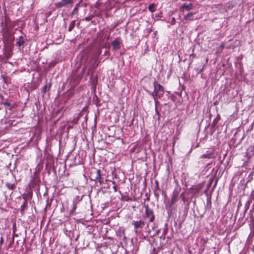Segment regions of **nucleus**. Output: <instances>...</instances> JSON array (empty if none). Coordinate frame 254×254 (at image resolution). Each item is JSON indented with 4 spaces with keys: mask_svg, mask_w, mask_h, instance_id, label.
<instances>
[{
    "mask_svg": "<svg viewBox=\"0 0 254 254\" xmlns=\"http://www.w3.org/2000/svg\"><path fill=\"white\" fill-rule=\"evenodd\" d=\"M74 1V0H61L55 3V6L58 8H61L65 6H71Z\"/></svg>",
    "mask_w": 254,
    "mask_h": 254,
    "instance_id": "f257e3e1",
    "label": "nucleus"
},
{
    "mask_svg": "<svg viewBox=\"0 0 254 254\" xmlns=\"http://www.w3.org/2000/svg\"><path fill=\"white\" fill-rule=\"evenodd\" d=\"M193 8V5L191 3L189 4L184 3L183 4L180 8V10L182 13H184L185 11H190Z\"/></svg>",
    "mask_w": 254,
    "mask_h": 254,
    "instance_id": "f03ea898",
    "label": "nucleus"
},
{
    "mask_svg": "<svg viewBox=\"0 0 254 254\" xmlns=\"http://www.w3.org/2000/svg\"><path fill=\"white\" fill-rule=\"evenodd\" d=\"M132 224L134 226L135 233H137V229L139 228H142L144 225V222L142 220H139L133 221Z\"/></svg>",
    "mask_w": 254,
    "mask_h": 254,
    "instance_id": "7ed1b4c3",
    "label": "nucleus"
},
{
    "mask_svg": "<svg viewBox=\"0 0 254 254\" xmlns=\"http://www.w3.org/2000/svg\"><path fill=\"white\" fill-rule=\"evenodd\" d=\"M154 92H155V95H157L159 92H161L162 94L164 92V88L160 84L156 83L155 81L154 82Z\"/></svg>",
    "mask_w": 254,
    "mask_h": 254,
    "instance_id": "20e7f679",
    "label": "nucleus"
},
{
    "mask_svg": "<svg viewBox=\"0 0 254 254\" xmlns=\"http://www.w3.org/2000/svg\"><path fill=\"white\" fill-rule=\"evenodd\" d=\"M112 45L113 46V50L114 51H117L120 49L121 48V40L120 38H116L113 42L112 43Z\"/></svg>",
    "mask_w": 254,
    "mask_h": 254,
    "instance_id": "39448f33",
    "label": "nucleus"
},
{
    "mask_svg": "<svg viewBox=\"0 0 254 254\" xmlns=\"http://www.w3.org/2000/svg\"><path fill=\"white\" fill-rule=\"evenodd\" d=\"M145 214L147 215V216L148 218H149L150 222H153L154 219V216L153 215V211H152V210L148 208V206L146 207Z\"/></svg>",
    "mask_w": 254,
    "mask_h": 254,
    "instance_id": "423d86ee",
    "label": "nucleus"
},
{
    "mask_svg": "<svg viewBox=\"0 0 254 254\" xmlns=\"http://www.w3.org/2000/svg\"><path fill=\"white\" fill-rule=\"evenodd\" d=\"M195 12H190L188 13L186 15H185L184 17V19L185 20V22H188L190 21H192L194 20V15L195 14Z\"/></svg>",
    "mask_w": 254,
    "mask_h": 254,
    "instance_id": "0eeeda50",
    "label": "nucleus"
},
{
    "mask_svg": "<svg viewBox=\"0 0 254 254\" xmlns=\"http://www.w3.org/2000/svg\"><path fill=\"white\" fill-rule=\"evenodd\" d=\"M95 177L94 179V180L98 181L100 184H101L103 181L102 179L101 175V171L100 170H97L95 171Z\"/></svg>",
    "mask_w": 254,
    "mask_h": 254,
    "instance_id": "6e6552de",
    "label": "nucleus"
},
{
    "mask_svg": "<svg viewBox=\"0 0 254 254\" xmlns=\"http://www.w3.org/2000/svg\"><path fill=\"white\" fill-rule=\"evenodd\" d=\"M24 43V38L22 36H21L19 37V39L16 43V45H17L19 47H21L23 45Z\"/></svg>",
    "mask_w": 254,
    "mask_h": 254,
    "instance_id": "1a4fd4ad",
    "label": "nucleus"
},
{
    "mask_svg": "<svg viewBox=\"0 0 254 254\" xmlns=\"http://www.w3.org/2000/svg\"><path fill=\"white\" fill-rule=\"evenodd\" d=\"M212 153H207L206 154H202L201 156V158H211L212 157Z\"/></svg>",
    "mask_w": 254,
    "mask_h": 254,
    "instance_id": "9d476101",
    "label": "nucleus"
},
{
    "mask_svg": "<svg viewBox=\"0 0 254 254\" xmlns=\"http://www.w3.org/2000/svg\"><path fill=\"white\" fill-rule=\"evenodd\" d=\"M148 9L151 12L155 11V5L153 3L150 4L148 6Z\"/></svg>",
    "mask_w": 254,
    "mask_h": 254,
    "instance_id": "9b49d317",
    "label": "nucleus"
},
{
    "mask_svg": "<svg viewBox=\"0 0 254 254\" xmlns=\"http://www.w3.org/2000/svg\"><path fill=\"white\" fill-rule=\"evenodd\" d=\"M176 201H177V195L175 194H173V195L172 197L171 202L173 204L175 202H176Z\"/></svg>",
    "mask_w": 254,
    "mask_h": 254,
    "instance_id": "f8f14e48",
    "label": "nucleus"
},
{
    "mask_svg": "<svg viewBox=\"0 0 254 254\" xmlns=\"http://www.w3.org/2000/svg\"><path fill=\"white\" fill-rule=\"evenodd\" d=\"M6 187H7L8 189H11V190H12V189H13V187H14L13 185L11 184H10V183H7V184H6Z\"/></svg>",
    "mask_w": 254,
    "mask_h": 254,
    "instance_id": "ddd939ff",
    "label": "nucleus"
},
{
    "mask_svg": "<svg viewBox=\"0 0 254 254\" xmlns=\"http://www.w3.org/2000/svg\"><path fill=\"white\" fill-rule=\"evenodd\" d=\"M74 22L73 21L69 25V27H68V31H71L72 28H73L74 27Z\"/></svg>",
    "mask_w": 254,
    "mask_h": 254,
    "instance_id": "4468645a",
    "label": "nucleus"
},
{
    "mask_svg": "<svg viewBox=\"0 0 254 254\" xmlns=\"http://www.w3.org/2000/svg\"><path fill=\"white\" fill-rule=\"evenodd\" d=\"M79 5V3H77L76 5V6L74 7V8L73 9V11H72V13L75 12L77 9H78V7Z\"/></svg>",
    "mask_w": 254,
    "mask_h": 254,
    "instance_id": "2eb2a0df",
    "label": "nucleus"
},
{
    "mask_svg": "<svg viewBox=\"0 0 254 254\" xmlns=\"http://www.w3.org/2000/svg\"><path fill=\"white\" fill-rule=\"evenodd\" d=\"M11 53H10V52H8L7 53H5V56L7 57V58H9V57H10L11 56Z\"/></svg>",
    "mask_w": 254,
    "mask_h": 254,
    "instance_id": "dca6fc26",
    "label": "nucleus"
},
{
    "mask_svg": "<svg viewBox=\"0 0 254 254\" xmlns=\"http://www.w3.org/2000/svg\"><path fill=\"white\" fill-rule=\"evenodd\" d=\"M3 244V239L2 237L0 236V246L2 245Z\"/></svg>",
    "mask_w": 254,
    "mask_h": 254,
    "instance_id": "f3484780",
    "label": "nucleus"
},
{
    "mask_svg": "<svg viewBox=\"0 0 254 254\" xmlns=\"http://www.w3.org/2000/svg\"><path fill=\"white\" fill-rule=\"evenodd\" d=\"M251 250L253 253H254V245L252 247Z\"/></svg>",
    "mask_w": 254,
    "mask_h": 254,
    "instance_id": "a211bd4d",
    "label": "nucleus"
},
{
    "mask_svg": "<svg viewBox=\"0 0 254 254\" xmlns=\"http://www.w3.org/2000/svg\"><path fill=\"white\" fill-rule=\"evenodd\" d=\"M4 105L9 106L10 105V103H7V102H5V103H4Z\"/></svg>",
    "mask_w": 254,
    "mask_h": 254,
    "instance_id": "6ab92c4d",
    "label": "nucleus"
},
{
    "mask_svg": "<svg viewBox=\"0 0 254 254\" xmlns=\"http://www.w3.org/2000/svg\"><path fill=\"white\" fill-rule=\"evenodd\" d=\"M247 203L248 204V205H249V202H247V203L246 204V207L247 206Z\"/></svg>",
    "mask_w": 254,
    "mask_h": 254,
    "instance_id": "aec40b11",
    "label": "nucleus"
}]
</instances>
